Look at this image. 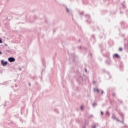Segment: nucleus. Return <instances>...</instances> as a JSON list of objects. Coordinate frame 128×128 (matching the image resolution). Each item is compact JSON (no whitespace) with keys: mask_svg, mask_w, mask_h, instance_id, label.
Listing matches in <instances>:
<instances>
[{"mask_svg":"<svg viewBox=\"0 0 128 128\" xmlns=\"http://www.w3.org/2000/svg\"><path fill=\"white\" fill-rule=\"evenodd\" d=\"M85 70H86V72H88V70H86V69Z\"/></svg>","mask_w":128,"mask_h":128,"instance_id":"nucleus-9","label":"nucleus"},{"mask_svg":"<svg viewBox=\"0 0 128 128\" xmlns=\"http://www.w3.org/2000/svg\"><path fill=\"white\" fill-rule=\"evenodd\" d=\"M101 114H104V112H101Z\"/></svg>","mask_w":128,"mask_h":128,"instance_id":"nucleus-10","label":"nucleus"},{"mask_svg":"<svg viewBox=\"0 0 128 128\" xmlns=\"http://www.w3.org/2000/svg\"><path fill=\"white\" fill-rule=\"evenodd\" d=\"M94 92H99V90L98 88L94 89Z\"/></svg>","mask_w":128,"mask_h":128,"instance_id":"nucleus-4","label":"nucleus"},{"mask_svg":"<svg viewBox=\"0 0 128 128\" xmlns=\"http://www.w3.org/2000/svg\"><path fill=\"white\" fill-rule=\"evenodd\" d=\"M84 108V106H81V110H82Z\"/></svg>","mask_w":128,"mask_h":128,"instance_id":"nucleus-7","label":"nucleus"},{"mask_svg":"<svg viewBox=\"0 0 128 128\" xmlns=\"http://www.w3.org/2000/svg\"><path fill=\"white\" fill-rule=\"evenodd\" d=\"M2 40L1 38H0V44H2Z\"/></svg>","mask_w":128,"mask_h":128,"instance_id":"nucleus-6","label":"nucleus"},{"mask_svg":"<svg viewBox=\"0 0 128 128\" xmlns=\"http://www.w3.org/2000/svg\"><path fill=\"white\" fill-rule=\"evenodd\" d=\"M114 56H115V58H120V55L118 54H115Z\"/></svg>","mask_w":128,"mask_h":128,"instance_id":"nucleus-3","label":"nucleus"},{"mask_svg":"<svg viewBox=\"0 0 128 128\" xmlns=\"http://www.w3.org/2000/svg\"><path fill=\"white\" fill-rule=\"evenodd\" d=\"M2 54V52L0 51V54Z\"/></svg>","mask_w":128,"mask_h":128,"instance_id":"nucleus-11","label":"nucleus"},{"mask_svg":"<svg viewBox=\"0 0 128 128\" xmlns=\"http://www.w3.org/2000/svg\"><path fill=\"white\" fill-rule=\"evenodd\" d=\"M8 60L10 62H12L16 60V59H14V58H8Z\"/></svg>","mask_w":128,"mask_h":128,"instance_id":"nucleus-1","label":"nucleus"},{"mask_svg":"<svg viewBox=\"0 0 128 128\" xmlns=\"http://www.w3.org/2000/svg\"><path fill=\"white\" fill-rule=\"evenodd\" d=\"M96 128V126H93L92 128Z\"/></svg>","mask_w":128,"mask_h":128,"instance_id":"nucleus-8","label":"nucleus"},{"mask_svg":"<svg viewBox=\"0 0 128 128\" xmlns=\"http://www.w3.org/2000/svg\"><path fill=\"white\" fill-rule=\"evenodd\" d=\"M1 64L2 66H6V64H8V62H4V60H2L1 61Z\"/></svg>","mask_w":128,"mask_h":128,"instance_id":"nucleus-2","label":"nucleus"},{"mask_svg":"<svg viewBox=\"0 0 128 128\" xmlns=\"http://www.w3.org/2000/svg\"><path fill=\"white\" fill-rule=\"evenodd\" d=\"M110 114L108 113V112H107V114Z\"/></svg>","mask_w":128,"mask_h":128,"instance_id":"nucleus-12","label":"nucleus"},{"mask_svg":"<svg viewBox=\"0 0 128 128\" xmlns=\"http://www.w3.org/2000/svg\"><path fill=\"white\" fill-rule=\"evenodd\" d=\"M119 50H120V52H122V48H119Z\"/></svg>","mask_w":128,"mask_h":128,"instance_id":"nucleus-5","label":"nucleus"}]
</instances>
